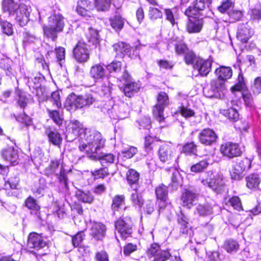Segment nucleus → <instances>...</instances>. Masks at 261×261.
<instances>
[{"instance_id":"aec40b11","label":"nucleus","mask_w":261,"mask_h":261,"mask_svg":"<svg viewBox=\"0 0 261 261\" xmlns=\"http://www.w3.org/2000/svg\"><path fill=\"white\" fill-rule=\"evenodd\" d=\"M93 8V4L88 0H80L77 3L76 12L81 16L87 15L90 16L87 13Z\"/></svg>"},{"instance_id":"423d86ee","label":"nucleus","mask_w":261,"mask_h":261,"mask_svg":"<svg viewBox=\"0 0 261 261\" xmlns=\"http://www.w3.org/2000/svg\"><path fill=\"white\" fill-rule=\"evenodd\" d=\"M220 151L223 156L229 159L239 156L242 154L239 144L231 142L222 144L220 146Z\"/></svg>"},{"instance_id":"f8f14e48","label":"nucleus","mask_w":261,"mask_h":261,"mask_svg":"<svg viewBox=\"0 0 261 261\" xmlns=\"http://www.w3.org/2000/svg\"><path fill=\"white\" fill-rule=\"evenodd\" d=\"M212 64V60L211 59L205 60L201 58H198L196 60L194 67L195 69L198 70L200 75H206L211 70Z\"/></svg>"},{"instance_id":"2eb2a0df","label":"nucleus","mask_w":261,"mask_h":261,"mask_svg":"<svg viewBox=\"0 0 261 261\" xmlns=\"http://www.w3.org/2000/svg\"><path fill=\"white\" fill-rule=\"evenodd\" d=\"M106 227L101 223L94 222L90 230V234L96 240H101L105 236Z\"/></svg>"},{"instance_id":"b1692460","label":"nucleus","mask_w":261,"mask_h":261,"mask_svg":"<svg viewBox=\"0 0 261 261\" xmlns=\"http://www.w3.org/2000/svg\"><path fill=\"white\" fill-rule=\"evenodd\" d=\"M246 185L249 189H257L260 182L261 179L257 173H251L246 177Z\"/></svg>"},{"instance_id":"e2e57ef3","label":"nucleus","mask_w":261,"mask_h":261,"mask_svg":"<svg viewBox=\"0 0 261 261\" xmlns=\"http://www.w3.org/2000/svg\"><path fill=\"white\" fill-rule=\"evenodd\" d=\"M138 151L137 148L130 146L127 149L123 150L122 151V154L123 156L126 159L132 158Z\"/></svg>"},{"instance_id":"58836bf2","label":"nucleus","mask_w":261,"mask_h":261,"mask_svg":"<svg viewBox=\"0 0 261 261\" xmlns=\"http://www.w3.org/2000/svg\"><path fill=\"white\" fill-rule=\"evenodd\" d=\"M20 4L18 8V12H20V15L21 16H29L30 12L28 4L29 2L28 0H18Z\"/></svg>"},{"instance_id":"9b49d317","label":"nucleus","mask_w":261,"mask_h":261,"mask_svg":"<svg viewBox=\"0 0 261 261\" xmlns=\"http://www.w3.org/2000/svg\"><path fill=\"white\" fill-rule=\"evenodd\" d=\"M3 159L13 166L18 164V154L17 150L13 147H8L2 151Z\"/></svg>"},{"instance_id":"603ef678","label":"nucleus","mask_w":261,"mask_h":261,"mask_svg":"<svg viewBox=\"0 0 261 261\" xmlns=\"http://www.w3.org/2000/svg\"><path fill=\"white\" fill-rule=\"evenodd\" d=\"M91 174L94 179L103 178L109 174L108 170L107 168H102L94 171H91Z\"/></svg>"},{"instance_id":"a211bd4d","label":"nucleus","mask_w":261,"mask_h":261,"mask_svg":"<svg viewBox=\"0 0 261 261\" xmlns=\"http://www.w3.org/2000/svg\"><path fill=\"white\" fill-rule=\"evenodd\" d=\"M90 75L95 81L102 80L106 76L105 67L100 64L92 66L90 70Z\"/></svg>"},{"instance_id":"de8ad7c7","label":"nucleus","mask_w":261,"mask_h":261,"mask_svg":"<svg viewBox=\"0 0 261 261\" xmlns=\"http://www.w3.org/2000/svg\"><path fill=\"white\" fill-rule=\"evenodd\" d=\"M17 95L18 97V103L21 108H24L27 105L28 99L26 94L19 90L16 91Z\"/></svg>"},{"instance_id":"a18cd8bd","label":"nucleus","mask_w":261,"mask_h":261,"mask_svg":"<svg viewBox=\"0 0 261 261\" xmlns=\"http://www.w3.org/2000/svg\"><path fill=\"white\" fill-rule=\"evenodd\" d=\"M95 5L98 11H106L110 6V0H95Z\"/></svg>"},{"instance_id":"69168bd1","label":"nucleus","mask_w":261,"mask_h":261,"mask_svg":"<svg viewBox=\"0 0 261 261\" xmlns=\"http://www.w3.org/2000/svg\"><path fill=\"white\" fill-rule=\"evenodd\" d=\"M233 4L231 0H226L218 7V10L221 13H224L233 7Z\"/></svg>"},{"instance_id":"8fccbe9b","label":"nucleus","mask_w":261,"mask_h":261,"mask_svg":"<svg viewBox=\"0 0 261 261\" xmlns=\"http://www.w3.org/2000/svg\"><path fill=\"white\" fill-rule=\"evenodd\" d=\"M227 204L238 211H240L242 208L240 199L237 196H233L230 198L227 202Z\"/></svg>"},{"instance_id":"a19ab883","label":"nucleus","mask_w":261,"mask_h":261,"mask_svg":"<svg viewBox=\"0 0 261 261\" xmlns=\"http://www.w3.org/2000/svg\"><path fill=\"white\" fill-rule=\"evenodd\" d=\"M56 176L59 180V182L62 185L65 189L68 188L67 183V176L65 170L64 169L62 166L60 168V171L59 174H56Z\"/></svg>"},{"instance_id":"bb28decb","label":"nucleus","mask_w":261,"mask_h":261,"mask_svg":"<svg viewBox=\"0 0 261 261\" xmlns=\"http://www.w3.org/2000/svg\"><path fill=\"white\" fill-rule=\"evenodd\" d=\"M215 73L218 79L225 81L232 76V71L229 67L221 66L216 69Z\"/></svg>"},{"instance_id":"e433bc0d","label":"nucleus","mask_w":261,"mask_h":261,"mask_svg":"<svg viewBox=\"0 0 261 261\" xmlns=\"http://www.w3.org/2000/svg\"><path fill=\"white\" fill-rule=\"evenodd\" d=\"M220 113L232 121H236L239 118V114L238 111L232 108L227 110L221 109L220 110Z\"/></svg>"},{"instance_id":"a878e982","label":"nucleus","mask_w":261,"mask_h":261,"mask_svg":"<svg viewBox=\"0 0 261 261\" xmlns=\"http://www.w3.org/2000/svg\"><path fill=\"white\" fill-rule=\"evenodd\" d=\"M3 9L4 12H7L9 15H14L15 13L18 16V5L15 3L13 0H4L2 4Z\"/></svg>"},{"instance_id":"6e6d98bb","label":"nucleus","mask_w":261,"mask_h":261,"mask_svg":"<svg viewBox=\"0 0 261 261\" xmlns=\"http://www.w3.org/2000/svg\"><path fill=\"white\" fill-rule=\"evenodd\" d=\"M170 256L171 255L169 251L162 250V251H159V253L154 256L153 261H166L169 259Z\"/></svg>"},{"instance_id":"c756f323","label":"nucleus","mask_w":261,"mask_h":261,"mask_svg":"<svg viewBox=\"0 0 261 261\" xmlns=\"http://www.w3.org/2000/svg\"><path fill=\"white\" fill-rule=\"evenodd\" d=\"M112 85L108 80L103 82L96 88V92L100 96H109L111 93Z\"/></svg>"},{"instance_id":"f3484780","label":"nucleus","mask_w":261,"mask_h":261,"mask_svg":"<svg viewBox=\"0 0 261 261\" xmlns=\"http://www.w3.org/2000/svg\"><path fill=\"white\" fill-rule=\"evenodd\" d=\"M205 8V2L204 0H196L193 6H189L185 11V14L187 16H193L201 14L199 12Z\"/></svg>"},{"instance_id":"cd10ccee","label":"nucleus","mask_w":261,"mask_h":261,"mask_svg":"<svg viewBox=\"0 0 261 261\" xmlns=\"http://www.w3.org/2000/svg\"><path fill=\"white\" fill-rule=\"evenodd\" d=\"M140 86L139 83L135 82H130L125 84L123 92L125 96L131 97L134 93L138 92Z\"/></svg>"},{"instance_id":"864d4df0","label":"nucleus","mask_w":261,"mask_h":261,"mask_svg":"<svg viewBox=\"0 0 261 261\" xmlns=\"http://www.w3.org/2000/svg\"><path fill=\"white\" fill-rule=\"evenodd\" d=\"M79 199L84 202L91 203L93 200V196L90 194H87L81 191H79L76 193Z\"/></svg>"},{"instance_id":"774afa93","label":"nucleus","mask_w":261,"mask_h":261,"mask_svg":"<svg viewBox=\"0 0 261 261\" xmlns=\"http://www.w3.org/2000/svg\"><path fill=\"white\" fill-rule=\"evenodd\" d=\"M137 246L136 245L132 243H128L123 248V253L125 255H129L132 253L137 250Z\"/></svg>"},{"instance_id":"c85d7f7f","label":"nucleus","mask_w":261,"mask_h":261,"mask_svg":"<svg viewBox=\"0 0 261 261\" xmlns=\"http://www.w3.org/2000/svg\"><path fill=\"white\" fill-rule=\"evenodd\" d=\"M195 213L200 216H209L213 213V207L211 204L208 203L198 204L196 207Z\"/></svg>"},{"instance_id":"13d9d810","label":"nucleus","mask_w":261,"mask_h":261,"mask_svg":"<svg viewBox=\"0 0 261 261\" xmlns=\"http://www.w3.org/2000/svg\"><path fill=\"white\" fill-rule=\"evenodd\" d=\"M197 60L196 55L190 49L184 55V60L187 64H192L195 61L196 62Z\"/></svg>"},{"instance_id":"1a4fd4ad","label":"nucleus","mask_w":261,"mask_h":261,"mask_svg":"<svg viewBox=\"0 0 261 261\" xmlns=\"http://www.w3.org/2000/svg\"><path fill=\"white\" fill-rule=\"evenodd\" d=\"M46 245V241L40 234L35 232H32L29 234L27 243L29 248L38 251L44 247Z\"/></svg>"},{"instance_id":"f704fd0d","label":"nucleus","mask_w":261,"mask_h":261,"mask_svg":"<svg viewBox=\"0 0 261 261\" xmlns=\"http://www.w3.org/2000/svg\"><path fill=\"white\" fill-rule=\"evenodd\" d=\"M177 221L180 225V232L183 234L188 233L189 229L188 219L181 212L178 215Z\"/></svg>"},{"instance_id":"0e129e2a","label":"nucleus","mask_w":261,"mask_h":261,"mask_svg":"<svg viewBox=\"0 0 261 261\" xmlns=\"http://www.w3.org/2000/svg\"><path fill=\"white\" fill-rule=\"evenodd\" d=\"M19 181V178L17 176H15L14 177L10 178L7 182H6L5 187L6 188L9 187L12 189H16L17 185L18 184Z\"/></svg>"},{"instance_id":"7c9ffc66","label":"nucleus","mask_w":261,"mask_h":261,"mask_svg":"<svg viewBox=\"0 0 261 261\" xmlns=\"http://www.w3.org/2000/svg\"><path fill=\"white\" fill-rule=\"evenodd\" d=\"M209 187L216 193H221L224 190V183L222 179L212 178L210 179Z\"/></svg>"},{"instance_id":"ea45409f","label":"nucleus","mask_w":261,"mask_h":261,"mask_svg":"<svg viewBox=\"0 0 261 261\" xmlns=\"http://www.w3.org/2000/svg\"><path fill=\"white\" fill-rule=\"evenodd\" d=\"M47 112L48 113L50 118L54 121L55 123L59 125L62 124L63 119L58 111L51 110L49 109H47Z\"/></svg>"},{"instance_id":"473e14b6","label":"nucleus","mask_w":261,"mask_h":261,"mask_svg":"<svg viewBox=\"0 0 261 261\" xmlns=\"http://www.w3.org/2000/svg\"><path fill=\"white\" fill-rule=\"evenodd\" d=\"M240 248L238 242L232 239H229L225 241L224 244V249L229 253L237 252Z\"/></svg>"},{"instance_id":"3c124183","label":"nucleus","mask_w":261,"mask_h":261,"mask_svg":"<svg viewBox=\"0 0 261 261\" xmlns=\"http://www.w3.org/2000/svg\"><path fill=\"white\" fill-rule=\"evenodd\" d=\"M25 203L26 206L30 210L37 212L40 210V206L37 203L36 200L31 196L26 199Z\"/></svg>"},{"instance_id":"393cba45","label":"nucleus","mask_w":261,"mask_h":261,"mask_svg":"<svg viewBox=\"0 0 261 261\" xmlns=\"http://www.w3.org/2000/svg\"><path fill=\"white\" fill-rule=\"evenodd\" d=\"M139 174L134 169L129 170L126 173V179L129 185L134 190H137Z\"/></svg>"},{"instance_id":"412c9836","label":"nucleus","mask_w":261,"mask_h":261,"mask_svg":"<svg viewBox=\"0 0 261 261\" xmlns=\"http://www.w3.org/2000/svg\"><path fill=\"white\" fill-rule=\"evenodd\" d=\"M113 48L116 53V57L123 58L130 51V46L123 42H120L113 45Z\"/></svg>"},{"instance_id":"6ab92c4d","label":"nucleus","mask_w":261,"mask_h":261,"mask_svg":"<svg viewBox=\"0 0 261 261\" xmlns=\"http://www.w3.org/2000/svg\"><path fill=\"white\" fill-rule=\"evenodd\" d=\"M79 101H80L79 95L72 93L68 95L66 98L64 107L69 111H73L77 109H81L80 105L79 104Z\"/></svg>"},{"instance_id":"09e8293b","label":"nucleus","mask_w":261,"mask_h":261,"mask_svg":"<svg viewBox=\"0 0 261 261\" xmlns=\"http://www.w3.org/2000/svg\"><path fill=\"white\" fill-rule=\"evenodd\" d=\"M112 27L115 30H121L123 28L124 21L122 17H112L110 19Z\"/></svg>"},{"instance_id":"5701e85b","label":"nucleus","mask_w":261,"mask_h":261,"mask_svg":"<svg viewBox=\"0 0 261 261\" xmlns=\"http://www.w3.org/2000/svg\"><path fill=\"white\" fill-rule=\"evenodd\" d=\"M172 156L173 152L169 145H164L160 147L159 150V157L161 161L168 162L172 158Z\"/></svg>"},{"instance_id":"2f4dec72","label":"nucleus","mask_w":261,"mask_h":261,"mask_svg":"<svg viewBox=\"0 0 261 261\" xmlns=\"http://www.w3.org/2000/svg\"><path fill=\"white\" fill-rule=\"evenodd\" d=\"M155 192L158 200H167L168 195V187L163 184H161L156 188Z\"/></svg>"},{"instance_id":"39448f33","label":"nucleus","mask_w":261,"mask_h":261,"mask_svg":"<svg viewBox=\"0 0 261 261\" xmlns=\"http://www.w3.org/2000/svg\"><path fill=\"white\" fill-rule=\"evenodd\" d=\"M115 228L122 239L125 240L132 233V223L130 218H120L115 222Z\"/></svg>"},{"instance_id":"c9c22d12","label":"nucleus","mask_w":261,"mask_h":261,"mask_svg":"<svg viewBox=\"0 0 261 261\" xmlns=\"http://www.w3.org/2000/svg\"><path fill=\"white\" fill-rule=\"evenodd\" d=\"M79 97L80 100L79 104L80 105L81 109L85 107L90 106L95 101V98L91 93H86L83 95H79Z\"/></svg>"},{"instance_id":"6e6552de","label":"nucleus","mask_w":261,"mask_h":261,"mask_svg":"<svg viewBox=\"0 0 261 261\" xmlns=\"http://www.w3.org/2000/svg\"><path fill=\"white\" fill-rule=\"evenodd\" d=\"M200 142L205 145H211L215 143L218 139L216 133L209 128L202 129L198 135Z\"/></svg>"},{"instance_id":"5fc2aeb1","label":"nucleus","mask_w":261,"mask_h":261,"mask_svg":"<svg viewBox=\"0 0 261 261\" xmlns=\"http://www.w3.org/2000/svg\"><path fill=\"white\" fill-rule=\"evenodd\" d=\"M60 165V162L57 160L51 161L49 165L46 168L45 171L47 174L55 173Z\"/></svg>"},{"instance_id":"49530a36","label":"nucleus","mask_w":261,"mask_h":261,"mask_svg":"<svg viewBox=\"0 0 261 261\" xmlns=\"http://www.w3.org/2000/svg\"><path fill=\"white\" fill-rule=\"evenodd\" d=\"M122 63L120 61H113L108 64L106 68L110 73H117L121 70Z\"/></svg>"},{"instance_id":"37998d69","label":"nucleus","mask_w":261,"mask_h":261,"mask_svg":"<svg viewBox=\"0 0 261 261\" xmlns=\"http://www.w3.org/2000/svg\"><path fill=\"white\" fill-rule=\"evenodd\" d=\"M180 175L178 171L174 169L172 172L171 177V182L170 186H171L173 189H177L180 184Z\"/></svg>"},{"instance_id":"f257e3e1","label":"nucleus","mask_w":261,"mask_h":261,"mask_svg":"<svg viewBox=\"0 0 261 261\" xmlns=\"http://www.w3.org/2000/svg\"><path fill=\"white\" fill-rule=\"evenodd\" d=\"M105 140L101 134L95 130H90L85 133V140L79 146V149L89 155L92 160H99L103 166L114 163L115 157L111 153L102 155L99 150L104 146Z\"/></svg>"},{"instance_id":"338daca9","label":"nucleus","mask_w":261,"mask_h":261,"mask_svg":"<svg viewBox=\"0 0 261 261\" xmlns=\"http://www.w3.org/2000/svg\"><path fill=\"white\" fill-rule=\"evenodd\" d=\"M196 150V145L193 142L187 143L183 147V151L186 153L195 154Z\"/></svg>"},{"instance_id":"c03bdc74","label":"nucleus","mask_w":261,"mask_h":261,"mask_svg":"<svg viewBox=\"0 0 261 261\" xmlns=\"http://www.w3.org/2000/svg\"><path fill=\"white\" fill-rule=\"evenodd\" d=\"M208 163L205 160H202L199 162L193 165L191 167V170L192 172L198 173L203 171L207 168Z\"/></svg>"},{"instance_id":"0eeeda50","label":"nucleus","mask_w":261,"mask_h":261,"mask_svg":"<svg viewBox=\"0 0 261 261\" xmlns=\"http://www.w3.org/2000/svg\"><path fill=\"white\" fill-rule=\"evenodd\" d=\"M73 53L75 59L79 63L85 62L89 58L88 46L84 42L79 41L74 48Z\"/></svg>"},{"instance_id":"dca6fc26","label":"nucleus","mask_w":261,"mask_h":261,"mask_svg":"<svg viewBox=\"0 0 261 261\" xmlns=\"http://www.w3.org/2000/svg\"><path fill=\"white\" fill-rule=\"evenodd\" d=\"M197 194L191 190H185L182 194L181 200L184 206L190 208L193 205L194 202L197 201Z\"/></svg>"},{"instance_id":"72a5a7b5","label":"nucleus","mask_w":261,"mask_h":261,"mask_svg":"<svg viewBox=\"0 0 261 261\" xmlns=\"http://www.w3.org/2000/svg\"><path fill=\"white\" fill-rule=\"evenodd\" d=\"M124 206V196L123 195H116L113 198L111 207L114 213L119 211Z\"/></svg>"},{"instance_id":"4be33fe9","label":"nucleus","mask_w":261,"mask_h":261,"mask_svg":"<svg viewBox=\"0 0 261 261\" xmlns=\"http://www.w3.org/2000/svg\"><path fill=\"white\" fill-rule=\"evenodd\" d=\"M45 133L48 136L49 141L54 145H60L62 141V138L60 134L56 130L48 126L46 128Z\"/></svg>"},{"instance_id":"20e7f679","label":"nucleus","mask_w":261,"mask_h":261,"mask_svg":"<svg viewBox=\"0 0 261 261\" xmlns=\"http://www.w3.org/2000/svg\"><path fill=\"white\" fill-rule=\"evenodd\" d=\"M158 101L153 107V114L159 122L164 120L163 112L164 108L169 103V99L167 94L164 92L159 93L157 98Z\"/></svg>"},{"instance_id":"79ce46f5","label":"nucleus","mask_w":261,"mask_h":261,"mask_svg":"<svg viewBox=\"0 0 261 261\" xmlns=\"http://www.w3.org/2000/svg\"><path fill=\"white\" fill-rule=\"evenodd\" d=\"M134 192L131 194L130 199L135 205L141 207L143 204V199L142 196L137 192V190H134Z\"/></svg>"},{"instance_id":"bf43d9fd","label":"nucleus","mask_w":261,"mask_h":261,"mask_svg":"<svg viewBox=\"0 0 261 261\" xmlns=\"http://www.w3.org/2000/svg\"><path fill=\"white\" fill-rule=\"evenodd\" d=\"M162 251V250L160 249V246L158 244L153 243L148 248L147 254L149 257L155 256L156 254L159 253V251Z\"/></svg>"},{"instance_id":"7ed1b4c3","label":"nucleus","mask_w":261,"mask_h":261,"mask_svg":"<svg viewBox=\"0 0 261 261\" xmlns=\"http://www.w3.org/2000/svg\"><path fill=\"white\" fill-rule=\"evenodd\" d=\"M251 162L248 158L237 160L230 171L231 178L237 180L241 179L244 175V172L251 168Z\"/></svg>"},{"instance_id":"9d476101","label":"nucleus","mask_w":261,"mask_h":261,"mask_svg":"<svg viewBox=\"0 0 261 261\" xmlns=\"http://www.w3.org/2000/svg\"><path fill=\"white\" fill-rule=\"evenodd\" d=\"M211 86L212 89L215 91L214 93L213 94H208L207 95L210 98H221L226 90L225 81L218 78L212 82Z\"/></svg>"},{"instance_id":"4d7b16f0","label":"nucleus","mask_w":261,"mask_h":261,"mask_svg":"<svg viewBox=\"0 0 261 261\" xmlns=\"http://www.w3.org/2000/svg\"><path fill=\"white\" fill-rule=\"evenodd\" d=\"M175 50L177 55H184L189 49L185 43L180 42L175 44Z\"/></svg>"},{"instance_id":"4468645a","label":"nucleus","mask_w":261,"mask_h":261,"mask_svg":"<svg viewBox=\"0 0 261 261\" xmlns=\"http://www.w3.org/2000/svg\"><path fill=\"white\" fill-rule=\"evenodd\" d=\"M253 34V31L248 24H242L239 26L237 37L243 43L247 42Z\"/></svg>"},{"instance_id":"f03ea898","label":"nucleus","mask_w":261,"mask_h":261,"mask_svg":"<svg viewBox=\"0 0 261 261\" xmlns=\"http://www.w3.org/2000/svg\"><path fill=\"white\" fill-rule=\"evenodd\" d=\"M48 24L43 27L44 35L46 38L56 41L58 33L63 31L65 23L63 17H48Z\"/></svg>"},{"instance_id":"ddd939ff","label":"nucleus","mask_w":261,"mask_h":261,"mask_svg":"<svg viewBox=\"0 0 261 261\" xmlns=\"http://www.w3.org/2000/svg\"><path fill=\"white\" fill-rule=\"evenodd\" d=\"M203 20L199 17H189L187 24V30L189 33H199L203 27Z\"/></svg>"},{"instance_id":"4c0bfd02","label":"nucleus","mask_w":261,"mask_h":261,"mask_svg":"<svg viewBox=\"0 0 261 261\" xmlns=\"http://www.w3.org/2000/svg\"><path fill=\"white\" fill-rule=\"evenodd\" d=\"M86 37L89 42L91 43L93 45H96L99 43V36L97 30L91 28L88 29V32L86 33Z\"/></svg>"},{"instance_id":"052dcab7","label":"nucleus","mask_w":261,"mask_h":261,"mask_svg":"<svg viewBox=\"0 0 261 261\" xmlns=\"http://www.w3.org/2000/svg\"><path fill=\"white\" fill-rule=\"evenodd\" d=\"M251 89L254 94H258L261 93V76L254 79Z\"/></svg>"},{"instance_id":"680f3d73","label":"nucleus","mask_w":261,"mask_h":261,"mask_svg":"<svg viewBox=\"0 0 261 261\" xmlns=\"http://www.w3.org/2000/svg\"><path fill=\"white\" fill-rule=\"evenodd\" d=\"M129 114V108L126 104L123 103L119 108L118 117L120 119H123L128 117Z\"/></svg>"}]
</instances>
